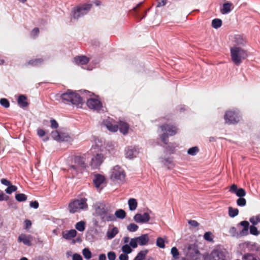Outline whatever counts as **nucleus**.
Masks as SVG:
<instances>
[{
	"label": "nucleus",
	"instance_id": "f257e3e1",
	"mask_svg": "<svg viewBox=\"0 0 260 260\" xmlns=\"http://www.w3.org/2000/svg\"><path fill=\"white\" fill-rule=\"evenodd\" d=\"M109 177L114 184L122 185L125 182L126 173L123 168L115 165L109 170Z\"/></svg>",
	"mask_w": 260,
	"mask_h": 260
},
{
	"label": "nucleus",
	"instance_id": "f03ea898",
	"mask_svg": "<svg viewBox=\"0 0 260 260\" xmlns=\"http://www.w3.org/2000/svg\"><path fill=\"white\" fill-rule=\"evenodd\" d=\"M230 53L232 61L236 65L241 64L248 56L247 50L237 46H232L230 48Z\"/></svg>",
	"mask_w": 260,
	"mask_h": 260
},
{
	"label": "nucleus",
	"instance_id": "7ed1b4c3",
	"mask_svg": "<svg viewBox=\"0 0 260 260\" xmlns=\"http://www.w3.org/2000/svg\"><path fill=\"white\" fill-rule=\"evenodd\" d=\"M73 162L74 164L70 166L68 171L72 174V177H75L87 167V164L84 158L78 156L74 157Z\"/></svg>",
	"mask_w": 260,
	"mask_h": 260
},
{
	"label": "nucleus",
	"instance_id": "20e7f679",
	"mask_svg": "<svg viewBox=\"0 0 260 260\" xmlns=\"http://www.w3.org/2000/svg\"><path fill=\"white\" fill-rule=\"evenodd\" d=\"M162 134L160 138L162 142L167 144L168 142V137L176 135L178 132V128L174 125L164 124L159 127Z\"/></svg>",
	"mask_w": 260,
	"mask_h": 260
},
{
	"label": "nucleus",
	"instance_id": "39448f33",
	"mask_svg": "<svg viewBox=\"0 0 260 260\" xmlns=\"http://www.w3.org/2000/svg\"><path fill=\"white\" fill-rule=\"evenodd\" d=\"M91 152L92 157L89 162V166L92 169H98L104 162L106 158V155L103 152V150Z\"/></svg>",
	"mask_w": 260,
	"mask_h": 260
},
{
	"label": "nucleus",
	"instance_id": "423d86ee",
	"mask_svg": "<svg viewBox=\"0 0 260 260\" xmlns=\"http://www.w3.org/2000/svg\"><path fill=\"white\" fill-rule=\"evenodd\" d=\"M88 208L87 199L81 198L71 201L69 204L68 209L70 213H75L81 210H86Z\"/></svg>",
	"mask_w": 260,
	"mask_h": 260
},
{
	"label": "nucleus",
	"instance_id": "0eeeda50",
	"mask_svg": "<svg viewBox=\"0 0 260 260\" xmlns=\"http://www.w3.org/2000/svg\"><path fill=\"white\" fill-rule=\"evenodd\" d=\"M61 97L63 101L70 102L77 106H79L82 103V99L80 95L71 90H68L65 93L62 94Z\"/></svg>",
	"mask_w": 260,
	"mask_h": 260
},
{
	"label": "nucleus",
	"instance_id": "6e6552de",
	"mask_svg": "<svg viewBox=\"0 0 260 260\" xmlns=\"http://www.w3.org/2000/svg\"><path fill=\"white\" fill-rule=\"evenodd\" d=\"M239 111L238 110H228L224 115L225 122L228 124H234L239 122L240 120Z\"/></svg>",
	"mask_w": 260,
	"mask_h": 260
},
{
	"label": "nucleus",
	"instance_id": "1a4fd4ad",
	"mask_svg": "<svg viewBox=\"0 0 260 260\" xmlns=\"http://www.w3.org/2000/svg\"><path fill=\"white\" fill-rule=\"evenodd\" d=\"M230 43L233 46L243 47L247 44V39L245 36L241 34H233L229 36Z\"/></svg>",
	"mask_w": 260,
	"mask_h": 260
},
{
	"label": "nucleus",
	"instance_id": "9d476101",
	"mask_svg": "<svg viewBox=\"0 0 260 260\" xmlns=\"http://www.w3.org/2000/svg\"><path fill=\"white\" fill-rule=\"evenodd\" d=\"M51 137L57 142H71L74 140V137L67 133L58 132L57 131L51 132Z\"/></svg>",
	"mask_w": 260,
	"mask_h": 260
},
{
	"label": "nucleus",
	"instance_id": "9b49d317",
	"mask_svg": "<svg viewBox=\"0 0 260 260\" xmlns=\"http://www.w3.org/2000/svg\"><path fill=\"white\" fill-rule=\"evenodd\" d=\"M87 105L89 108L100 111L103 110V106L102 102L96 95H93L92 97L89 98L87 101Z\"/></svg>",
	"mask_w": 260,
	"mask_h": 260
},
{
	"label": "nucleus",
	"instance_id": "f8f14e48",
	"mask_svg": "<svg viewBox=\"0 0 260 260\" xmlns=\"http://www.w3.org/2000/svg\"><path fill=\"white\" fill-rule=\"evenodd\" d=\"M91 5L85 4L81 6L74 8L72 11L74 18L78 19L80 17L86 14L90 10Z\"/></svg>",
	"mask_w": 260,
	"mask_h": 260
},
{
	"label": "nucleus",
	"instance_id": "ddd939ff",
	"mask_svg": "<svg viewBox=\"0 0 260 260\" xmlns=\"http://www.w3.org/2000/svg\"><path fill=\"white\" fill-rule=\"evenodd\" d=\"M207 260H226V251L223 249H214L207 257Z\"/></svg>",
	"mask_w": 260,
	"mask_h": 260
},
{
	"label": "nucleus",
	"instance_id": "4468645a",
	"mask_svg": "<svg viewBox=\"0 0 260 260\" xmlns=\"http://www.w3.org/2000/svg\"><path fill=\"white\" fill-rule=\"evenodd\" d=\"M152 211L150 210H147L143 214L137 213L133 217L134 220L138 223H148L150 219V214Z\"/></svg>",
	"mask_w": 260,
	"mask_h": 260
},
{
	"label": "nucleus",
	"instance_id": "2eb2a0df",
	"mask_svg": "<svg viewBox=\"0 0 260 260\" xmlns=\"http://www.w3.org/2000/svg\"><path fill=\"white\" fill-rule=\"evenodd\" d=\"M102 124L111 132H116L118 130V125L115 121L111 118H107L104 120Z\"/></svg>",
	"mask_w": 260,
	"mask_h": 260
},
{
	"label": "nucleus",
	"instance_id": "dca6fc26",
	"mask_svg": "<svg viewBox=\"0 0 260 260\" xmlns=\"http://www.w3.org/2000/svg\"><path fill=\"white\" fill-rule=\"evenodd\" d=\"M89 61V58L85 56H78L74 58V62L76 64L82 66V67L87 70H92V68H89V67L85 68L84 66Z\"/></svg>",
	"mask_w": 260,
	"mask_h": 260
},
{
	"label": "nucleus",
	"instance_id": "f3484780",
	"mask_svg": "<svg viewBox=\"0 0 260 260\" xmlns=\"http://www.w3.org/2000/svg\"><path fill=\"white\" fill-rule=\"evenodd\" d=\"M94 184L96 188L101 189L106 182L105 177L101 174H95L93 179Z\"/></svg>",
	"mask_w": 260,
	"mask_h": 260
},
{
	"label": "nucleus",
	"instance_id": "a211bd4d",
	"mask_svg": "<svg viewBox=\"0 0 260 260\" xmlns=\"http://www.w3.org/2000/svg\"><path fill=\"white\" fill-rule=\"evenodd\" d=\"M32 240V236L30 235L24 234H20L18 237V242H22L25 245L30 246L32 245L31 241Z\"/></svg>",
	"mask_w": 260,
	"mask_h": 260
},
{
	"label": "nucleus",
	"instance_id": "6ab92c4d",
	"mask_svg": "<svg viewBox=\"0 0 260 260\" xmlns=\"http://www.w3.org/2000/svg\"><path fill=\"white\" fill-rule=\"evenodd\" d=\"M139 153V150L136 147H129L125 150V157L130 159L137 157Z\"/></svg>",
	"mask_w": 260,
	"mask_h": 260
},
{
	"label": "nucleus",
	"instance_id": "aec40b11",
	"mask_svg": "<svg viewBox=\"0 0 260 260\" xmlns=\"http://www.w3.org/2000/svg\"><path fill=\"white\" fill-rule=\"evenodd\" d=\"M92 142L93 144L91 148V151H96V149H98L97 151L102 150L101 147L103 146L104 143V140L102 139L96 137H93L92 138Z\"/></svg>",
	"mask_w": 260,
	"mask_h": 260
},
{
	"label": "nucleus",
	"instance_id": "412c9836",
	"mask_svg": "<svg viewBox=\"0 0 260 260\" xmlns=\"http://www.w3.org/2000/svg\"><path fill=\"white\" fill-rule=\"evenodd\" d=\"M199 253L197 248L193 245H190L188 247L186 255L191 260H196Z\"/></svg>",
	"mask_w": 260,
	"mask_h": 260
},
{
	"label": "nucleus",
	"instance_id": "4be33fe9",
	"mask_svg": "<svg viewBox=\"0 0 260 260\" xmlns=\"http://www.w3.org/2000/svg\"><path fill=\"white\" fill-rule=\"evenodd\" d=\"M118 233L119 230L117 227L110 225L109 226L106 234V238L108 240H111L114 238Z\"/></svg>",
	"mask_w": 260,
	"mask_h": 260
},
{
	"label": "nucleus",
	"instance_id": "5701e85b",
	"mask_svg": "<svg viewBox=\"0 0 260 260\" xmlns=\"http://www.w3.org/2000/svg\"><path fill=\"white\" fill-rule=\"evenodd\" d=\"M229 191L233 193H235L239 197H243L246 195L245 190L242 188H238L237 185L234 184L231 185Z\"/></svg>",
	"mask_w": 260,
	"mask_h": 260
},
{
	"label": "nucleus",
	"instance_id": "b1692460",
	"mask_svg": "<svg viewBox=\"0 0 260 260\" xmlns=\"http://www.w3.org/2000/svg\"><path fill=\"white\" fill-rule=\"evenodd\" d=\"M77 232L76 230L72 229L67 230L62 232V237L66 240H71L77 236Z\"/></svg>",
	"mask_w": 260,
	"mask_h": 260
},
{
	"label": "nucleus",
	"instance_id": "393cba45",
	"mask_svg": "<svg viewBox=\"0 0 260 260\" xmlns=\"http://www.w3.org/2000/svg\"><path fill=\"white\" fill-rule=\"evenodd\" d=\"M136 239L138 244L141 246L147 245L149 241V237L147 234L142 235L138 237H136Z\"/></svg>",
	"mask_w": 260,
	"mask_h": 260
},
{
	"label": "nucleus",
	"instance_id": "a878e982",
	"mask_svg": "<svg viewBox=\"0 0 260 260\" xmlns=\"http://www.w3.org/2000/svg\"><path fill=\"white\" fill-rule=\"evenodd\" d=\"M233 9V4L227 2L223 4L222 8L220 9V12L222 14H226L231 12Z\"/></svg>",
	"mask_w": 260,
	"mask_h": 260
},
{
	"label": "nucleus",
	"instance_id": "bb28decb",
	"mask_svg": "<svg viewBox=\"0 0 260 260\" xmlns=\"http://www.w3.org/2000/svg\"><path fill=\"white\" fill-rule=\"evenodd\" d=\"M119 127V131L123 135H125L127 133L129 129L128 124L123 121H120L118 125V128Z\"/></svg>",
	"mask_w": 260,
	"mask_h": 260
},
{
	"label": "nucleus",
	"instance_id": "cd10ccee",
	"mask_svg": "<svg viewBox=\"0 0 260 260\" xmlns=\"http://www.w3.org/2000/svg\"><path fill=\"white\" fill-rule=\"evenodd\" d=\"M160 159V161L164 164V166L167 167L168 169H172L174 167V163L173 162V161L171 158L168 157L165 159L161 158Z\"/></svg>",
	"mask_w": 260,
	"mask_h": 260
},
{
	"label": "nucleus",
	"instance_id": "c85d7f7f",
	"mask_svg": "<svg viewBox=\"0 0 260 260\" xmlns=\"http://www.w3.org/2000/svg\"><path fill=\"white\" fill-rule=\"evenodd\" d=\"M128 205L129 209L131 211H134L136 210L138 207V202L134 198H131L128 200Z\"/></svg>",
	"mask_w": 260,
	"mask_h": 260
},
{
	"label": "nucleus",
	"instance_id": "c756f323",
	"mask_svg": "<svg viewBox=\"0 0 260 260\" xmlns=\"http://www.w3.org/2000/svg\"><path fill=\"white\" fill-rule=\"evenodd\" d=\"M243 260H260L259 256L255 254L247 253L242 257Z\"/></svg>",
	"mask_w": 260,
	"mask_h": 260
},
{
	"label": "nucleus",
	"instance_id": "7c9ffc66",
	"mask_svg": "<svg viewBox=\"0 0 260 260\" xmlns=\"http://www.w3.org/2000/svg\"><path fill=\"white\" fill-rule=\"evenodd\" d=\"M148 252L147 249L140 251L135 257L134 260H144Z\"/></svg>",
	"mask_w": 260,
	"mask_h": 260
},
{
	"label": "nucleus",
	"instance_id": "2f4dec72",
	"mask_svg": "<svg viewBox=\"0 0 260 260\" xmlns=\"http://www.w3.org/2000/svg\"><path fill=\"white\" fill-rule=\"evenodd\" d=\"M96 213L104 219L107 213V211L104 207H99L96 209Z\"/></svg>",
	"mask_w": 260,
	"mask_h": 260
},
{
	"label": "nucleus",
	"instance_id": "473e14b6",
	"mask_svg": "<svg viewBox=\"0 0 260 260\" xmlns=\"http://www.w3.org/2000/svg\"><path fill=\"white\" fill-rule=\"evenodd\" d=\"M18 104L21 107H25L27 106V103L26 101V97L23 95H21L18 99Z\"/></svg>",
	"mask_w": 260,
	"mask_h": 260
},
{
	"label": "nucleus",
	"instance_id": "72a5a7b5",
	"mask_svg": "<svg viewBox=\"0 0 260 260\" xmlns=\"http://www.w3.org/2000/svg\"><path fill=\"white\" fill-rule=\"evenodd\" d=\"M75 228L79 232H82L85 229V222L84 221H80L78 222L75 224Z\"/></svg>",
	"mask_w": 260,
	"mask_h": 260
},
{
	"label": "nucleus",
	"instance_id": "f704fd0d",
	"mask_svg": "<svg viewBox=\"0 0 260 260\" xmlns=\"http://www.w3.org/2000/svg\"><path fill=\"white\" fill-rule=\"evenodd\" d=\"M115 215L117 218L123 219L126 216V213L122 209H118L115 211Z\"/></svg>",
	"mask_w": 260,
	"mask_h": 260
},
{
	"label": "nucleus",
	"instance_id": "c9c22d12",
	"mask_svg": "<svg viewBox=\"0 0 260 260\" xmlns=\"http://www.w3.org/2000/svg\"><path fill=\"white\" fill-rule=\"evenodd\" d=\"M37 135L40 138H43L44 137V138L42 139L43 141H47L49 140L48 136H45L46 132L43 129L38 128L37 129Z\"/></svg>",
	"mask_w": 260,
	"mask_h": 260
},
{
	"label": "nucleus",
	"instance_id": "e433bc0d",
	"mask_svg": "<svg viewBox=\"0 0 260 260\" xmlns=\"http://www.w3.org/2000/svg\"><path fill=\"white\" fill-rule=\"evenodd\" d=\"M222 25V21L218 18L214 19L212 21V26L215 29H218Z\"/></svg>",
	"mask_w": 260,
	"mask_h": 260
},
{
	"label": "nucleus",
	"instance_id": "4c0bfd02",
	"mask_svg": "<svg viewBox=\"0 0 260 260\" xmlns=\"http://www.w3.org/2000/svg\"><path fill=\"white\" fill-rule=\"evenodd\" d=\"M43 62V60L42 58H36L30 60L27 63L28 65L31 66H38L42 64Z\"/></svg>",
	"mask_w": 260,
	"mask_h": 260
},
{
	"label": "nucleus",
	"instance_id": "58836bf2",
	"mask_svg": "<svg viewBox=\"0 0 260 260\" xmlns=\"http://www.w3.org/2000/svg\"><path fill=\"white\" fill-rule=\"evenodd\" d=\"M239 210L237 208L229 207V215L231 217H234L238 214Z\"/></svg>",
	"mask_w": 260,
	"mask_h": 260
},
{
	"label": "nucleus",
	"instance_id": "ea45409f",
	"mask_svg": "<svg viewBox=\"0 0 260 260\" xmlns=\"http://www.w3.org/2000/svg\"><path fill=\"white\" fill-rule=\"evenodd\" d=\"M249 221L253 225L260 223V214L251 217Z\"/></svg>",
	"mask_w": 260,
	"mask_h": 260
},
{
	"label": "nucleus",
	"instance_id": "a19ab883",
	"mask_svg": "<svg viewBox=\"0 0 260 260\" xmlns=\"http://www.w3.org/2000/svg\"><path fill=\"white\" fill-rule=\"evenodd\" d=\"M199 151V149L198 147L194 146L191 148H190L188 151L187 153L189 155L194 156L196 155Z\"/></svg>",
	"mask_w": 260,
	"mask_h": 260
},
{
	"label": "nucleus",
	"instance_id": "79ce46f5",
	"mask_svg": "<svg viewBox=\"0 0 260 260\" xmlns=\"http://www.w3.org/2000/svg\"><path fill=\"white\" fill-rule=\"evenodd\" d=\"M139 226L134 223L129 224L127 226V230L130 232H135L138 230Z\"/></svg>",
	"mask_w": 260,
	"mask_h": 260
},
{
	"label": "nucleus",
	"instance_id": "37998d69",
	"mask_svg": "<svg viewBox=\"0 0 260 260\" xmlns=\"http://www.w3.org/2000/svg\"><path fill=\"white\" fill-rule=\"evenodd\" d=\"M171 253L172 255L174 260H176L178 258L179 253L176 247H173L171 248Z\"/></svg>",
	"mask_w": 260,
	"mask_h": 260
},
{
	"label": "nucleus",
	"instance_id": "c03bdc74",
	"mask_svg": "<svg viewBox=\"0 0 260 260\" xmlns=\"http://www.w3.org/2000/svg\"><path fill=\"white\" fill-rule=\"evenodd\" d=\"M82 254L84 257L87 259L90 258L92 256L91 252L87 248H85L83 249Z\"/></svg>",
	"mask_w": 260,
	"mask_h": 260
},
{
	"label": "nucleus",
	"instance_id": "a18cd8bd",
	"mask_svg": "<svg viewBox=\"0 0 260 260\" xmlns=\"http://www.w3.org/2000/svg\"><path fill=\"white\" fill-rule=\"evenodd\" d=\"M121 250L123 253L128 254L132 252V249L130 246L128 244H125L122 246Z\"/></svg>",
	"mask_w": 260,
	"mask_h": 260
},
{
	"label": "nucleus",
	"instance_id": "49530a36",
	"mask_svg": "<svg viewBox=\"0 0 260 260\" xmlns=\"http://www.w3.org/2000/svg\"><path fill=\"white\" fill-rule=\"evenodd\" d=\"M15 198L19 202H23L27 200L26 196L24 193H18L15 196Z\"/></svg>",
	"mask_w": 260,
	"mask_h": 260
},
{
	"label": "nucleus",
	"instance_id": "de8ad7c7",
	"mask_svg": "<svg viewBox=\"0 0 260 260\" xmlns=\"http://www.w3.org/2000/svg\"><path fill=\"white\" fill-rule=\"evenodd\" d=\"M156 245L160 248H164L165 247L164 240L161 237L157 238L156 240Z\"/></svg>",
	"mask_w": 260,
	"mask_h": 260
},
{
	"label": "nucleus",
	"instance_id": "09e8293b",
	"mask_svg": "<svg viewBox=\"0 0 260 260\" xmlns=\"http://www.w3.org/2000/svg\"><path fill=\"white\" fill-rule=\"evenodd\" d=\"M250 233L253 235L257 236L260 234V232L258 231L256 227L251 225L249 228Z\"/></svg>",
	"mask_w": 260,
	"mask_h": 260
},
{
	"label": "nucleus",
	"instance_id": "8fccbe9b",
	"mask_svg": "<svg viewBox=\"0 0 260 260\" xmlns=\"http://www.w3.org/2000/svg\"><path fill=\"white\" fill-rule=\"evenodd\" d=\"M17 187L15 185H10L5 190V191L8 194H11L13 192L16 191Z\"/></svg>",
	"mask_w": 260,
	"mask_h": 260
},
{
	"label": "nucleus",
	"instance_id": "3c124183",
	"mask_svg": "<svg viewBox=\"0 0 260 260\" xmlns=\"http://www.w3.org/2000/svg\"><path fill=\"white\" fill-rule=\"evenodd\" d=\"M246 200L242 197H239V198L237 200V204L239 206H244L246 205Z\"/></svg>",
	"mask_w": 260,
	"mask_h": 260
},
{
	"label": "nucleus",
	"instance_id": "603ef678",
	"mask_svg": "<svg viewBox=\"0 0 260 260\" xmlns=\"http://www.w3.org/2000/svg\"><path fill=\"white\" fill-rule=\"evenodd\" d=\"M138 242L136 238L131 239L129 242V246L131 247L136 248L138 246Z\"/></svg>",
	"mask_w": 260,
	"mask_h": 260
},
{
	"label": "nucleus",
	"instance_id": "864d4df0",
	"mask_svg": "<svg viewBox=\"0 0 260 260\" xmlns=\"http://www.w3.org/2000/svg\"><path fill=\"white\" fill-rule=\"evenodd\" d=\"M204 238L205 240L208 241H212L213 240L212 234L211 232H209L205 233Z\"/></svg>",
	"mask_w": 260,
	"mask_h": 260
},
{
	"label": "nucleus",
	"instance_id": "5fc2aeb1",
	"mask_svg": "<svg viewBox=\"0 0 260 260\" xmlns=\"http://www.w3.org/2000/svg\"><path fill=\"white\" fill-rule=\"evenodd\" d=\"M0 104L5 108H8L10 106L9 102L6 99H1Z\"/></svg>",
	"mask_w": 260,
	"mask_h": 260
},
{
	"label": "nucleus",
	"instance_id": "6e6d98bb",
	"mask_svg": "<svg viewBox=\"0 0 260 260\" xmlns=\"http://www.w3.org/2000/svg\"><path fill=\"white\" fill-rule=\"evenodd\" d=\"M107 256L109 260H115L116 259V254L113 251H110L107 254Z\"/></svg>",
	"mask_w": 260,
	"mask_h": 260
},
{
	"label": "nucleus",
	"instance_id": "4d7b16f0",
	"mask_svg": "<svg viewBox=\"0 0 260 260\" xmlns=\"http://www.w3.org/2000/svg\"><path fill=\"white\" fill-rule=\"evenodd\" d=\"M50 123H51V127L52 128H56L58 126V124L56 121L54 119H51L50 120Z\"/></svg>",
	"mask_w": 260,
	"mask_h": 260
},
{
	"label": "nucleus",
	"instance_id": "13d9d810",
	"mask_svg": "<svg viewBox=\"0 0 260 260\" xmlns=\"http://www.w3.org/2000/svg\"><path fill=\"white\" fill-rule=\"evenodd\" d=\"M188 223L189 224H190L191 226L193 227H197L199 225V223L197 221L194 220H190L188 221Z\"/></svg>",
	"mask_w": 260,
	"mask_h": 260
},
{
	"label": "nucleus",
	"instance_id": "bf43d9fd",
	"mask_svg": "<svg viewBox=\"0 0 260 260\" xmlns=\"http://www.w3.org/2000/svg\"><path fill=\"white\" fill-rule=\"evenodd\" d=\"M39 33V30L38 28H35L31 32V36L35 38L37 37Z\"/></svg>",
	"mask_w": 260,
	"mask_h": 260
},
{
	"label": "nucleus",
	"instance_id": "052dcab7",
	"mask_svg": "<svg viewBox=\"0 0 260 260\" xmlns=\"http://www.w3.org/2000/svg\"><path fill=\"white\" fill-rule=\"evenodd\" d=\"M119 260H128V256L125 253H121L119 256Z\"/></svg>",
	"mask_w": 260,
	"mask_h": 260
},
{
	"label": "nucleus",
	"instance_id": "680f3d73",
	"mask_svg": "<svg viewBox=\"0 0 260 260\" xmlns=\"http://www.w3.org/2000/svg\"><path fill=\"white\" fill-rule=\"evenodd\" d=\"M229 233L232 236H235L237 233L236 229L235 227H231L229 230Z\"/></svg>",
	"mask_w": 260,
	"mask_h": 260
},
{
	"label": "nucleus",
	"instance_id": "e2e57ef3",
	"mask_svg": "<svg viewBox=\"0 0 260 260\" xmlns=\"http://www.w3.org/2000/svg\"><path fill=\"white\" fill-rule=\"evenodd\" d=\"M30 206L34 209H37L39 207V203L37 201L31 202L30 203Z\"/></svg>",
	"mask_w": 260,
	"mask_h": 260
},
{
	"label": "nucleus",
	"instance_id": "0e129e2a",
	"mask_svg": "<svg viewBox=\"0 0 260 260\" xmlns=\"http://www.w3.org/2000/svg\"><path fill=\"white\" fill-rule=\"evenodd\" d=\"M1 182L3 184L8 186H10V185H11V184L10 181H9V180H8L6 179H1Z\"/></svg>",
	"mask_w": 260,
	"mask_h": 260
},
{
	"label": "nucleus",
	"instance_id": "69168bd1",
	"mask_svg": "<svg viewBox=\"0 0 260 260\" xmlns=\"http://www.w3.org/2000/svg\"><path fill=\"white\" fill-rule=\"evenodd\" d=\"M240 224L244 227V229H248L249 227V222L247 221H241Z\"/></svg>",
	"mask_w": 260,
	"mask_h": 260
},
{
	"label": "nucleus",
	"instance_id": "338daca9",
	"mask_svg": "<svg viewBox=\"0 0 260 260\" xmlns=\"http://www.w3.org/2000/svg\"><path fill=\"white\" fill-rule=\"evenodd\" d=\"M73 260H82V258L80 254L76 253L73 255Z\"/></svg>",
	"mask_w": 260,
	"mask_h": 260
},
{
	"label": "nucleus",
	"instance_id": "774afa93",
	"mask_svg": "<svg viewBox=\"0 0 260 260\" xmlns=\"http://www.w3.org/2000/svg\"><path fill=\"white\" fill-rule=\"evenodd\" d=\"M167 3V0H161L158 2L157 7H161L165 6Z\"/></svg>",
	"mask_w": 260,
	"mask_h": 260
}]
</instances>
